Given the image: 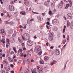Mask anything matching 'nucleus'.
<instances>
[{"instance_id":"f257e3e1","label":"nucleus","mask_w":73,"mask_h":73,"mask_svg":"<svg viewBox=\"0 0 73 73\" xmlns=\"http://www.w3.org/2000/svg\"><path fill=\"white\" fill-rule=\"evenodd\" d=\"M41 46H38L35 48V52L38 53V56H40L41 54H42V51L41 50Z\"/></svg>"},{"instance_id":"f03ea898","label":"nucleus","mask_w":73,"mask_h":73,"mask_svg":"<svg viewBox=\"0 0 73 73\" xmlns=\"http://www.w3.org/2000/svg\"><path fill=\"white\" fill-rule=\"evenodd\" d=\"M29 35L28 33H25V34H23V36H22V39L23 40H25V39L26 38H28V37H29V38L27 39V40H29L30 39L29 37L28 36Z\"/></svg>"},{"instance_id":"7ed1b4c3","label":"nucleus","mask_w":73,"mask_h":73,"mask_svg":"<svg viewBox=\"0 0 73 73\" xmlns=\"http://www.w3.org/2000/svg\"><path fill=\"white\" fill-rule=\"evenodd\" d=\"M67 18L68 19H72L73 16H72V14L70 13H69L67 15Z\"/></svg>"},{"instance_id":"20e7f679","label":"nucleus","mask_w":73,"mask_h":73,"mask_svg":"<svg viewBox=\"0 0 73 73\" xmlns=\"http://www.w3.org/2000/svg\"><path fill=\"white\" fill-rule=\"evenodd\" d=\"M27 44L29 46H32L33 43L32 41L30 40H28Z\"/></svg>"},{"instance_id":"39448f33","label":"nucleus","mask_w":73,"mask_h":73,"mask_svg":"<svg viewBox=\"0 0 73 73\" xmlns=\"http://www.w3.org/2000/svg\"><path fill=\"white\" fill-rule=\"evenodd\" d=\"M9 9L11 11H13L15 10V7H14L13 6L10 5L9 6Z\"/></svg>"},{"instance_id":"423d86ee","label":"nucleus","mask_w":73,"mask_h":73,"mask_svg":"<svg viewBox=\"0 0 73 73\" xmlns=\"http://www.w3.org/2000/svg\"><path fill=\"white\" fill-rule=\"evenodd\" d=\"M10 42L11 43H14L15 42V39L14 38L12 37H11L10 38Z\"/></svg>"},{"instance_id":"0eeeda50","label":"nucleus","mask_w":73,"mask_h":73,"mask_svg":"<svg viewBox=\"0 0 73 73\" xmlns=\"http://www.w3.org/2000/svg\"><path fill=\"white\" fill-rule=\"evenodd\" d=\"M56 54V55H59L60 53V50L58 49H57L55 51Z\"/></svg>"},{"instance_id":"6e6552de","label":"nucleus","mask_w":73,"mask_h":73,"mask_svg":"<svg viewBox=\"0 0 73 73\" xmlns=\"http://www.w3.org/2000/svg\"><path fill=\"white\" fill-rule=\"evenodd\" d=\"M1 32L3 35H6V32H5L4 29L1 30Z\"/></svg>"},{"instance_id":"1a4fd4ad","label":"nucleus","mask_w":73,"mask_h":73,"mask_svg":"<svg viewBox=\"0 0 73 73\" xmlns=\"http://www.w3.org/2000/svg\"><path fill=\"white\" fill-rule=\"evenodd\" d=\"M57 21H58V20L56 19L53 20L52 21V24H56L57 23Z\"/></svg>"},{"instance_id":"9d476101","label":"nucleus","mask_w":73,"mask_h":73,"mask_svg":"<svg viewBox=\"0 0 73 73\" xmlns=\"http://www.w3.org/2000/svg\"><path fill=\"white\" fill-rule=\"evenodd\" d=\"M56 63L57 61L55 60H54L51 62L50 65L51 66L55 64H56Z\"/></svg>"},{"instance_id":"9b49d317","label":"nucleus","mask_w":73,"mask_h":73,"mask_svg":"<svg viewBox=\"0 0 73 73\" xmlns=\"http://www.w3.org/2000/svg\"><path fill=\"white\" fill-rule=\"evenodd\" d=\"M63 5H64V3L62 2L60 3L59 4L58 8H61L62 7Z\"/></svg>"},{"instance_id":"f8f14e48","label":"nucleus","mask_w":73,"mask_h":73,"mask_svg":"<svg viewBox=\"0 0 73 73\" xmlns=\"http://www.w3.org/2000/svg\"><path fill=\"white\" fill-rule=\"evenodd\" d=\"M49 59V57L48 56H45L44 58V60L46 61H47Z\"/></svg>"},{"instance_id":"ddd939ff","label":"nucleus","mask_w":73,"mask_h":73,"mask_svg":"<svg viewBox=\"0 0 73 73\" xmlns=\"http://www.w3.org/2000/svg\"><path fill=\"white\" fill-rule=\"evenodd\" d=\"M24 3L26 5H29V1L27 0H25Z\"/></svg>"},{"instance_id":"4468645a","label":"nucleus","mask_w":73,"mask_h":73,"mask_svg":"<svg viewBox=\"0 0 73 73\" xmlns=\"http://www.w3.org/2000/svg\"><path fill=\"white\" fill-rule=\"evenodd\" d=\"M20 14H22V15L25 16L26 15V13L25 11H21L20 12Z\"/></svg>"},{"instance_id":"2eb2a0df","label":"nucleus","mask_w":73,"mask_h":73,"mask_svg":"<svg viewBox=\"0 0 73 73\" xmlns=\"http://www.w3.org/2000/svg\"><path fill=\"white\" fill-rule=\"evenodd\" d=\"M3 64H4V65H6L7 64H8V62L6 60H3Z\"/></svg>"},{"instance_id":"dca6fc26","label":"nucleus","mask_w":73,"mask_h":73,"mask_svg":"<svg viewBox=\"0 0 73 73\" xmlns=\"http://www.w3.org/2000/svg\"><path fill=\"white\" fill-rule=\"evenodd\" d=\"M13 32V30L12 29H10L9 31L8 32V33L9 34H11V33H12Z\"/></svg>"},{"instance_id":"f3484780","label":"nucleus","mask_w":73,"mask_h":73,"mask_svg":"<svg viewBox=\"0 0 73 73\" xmlns=\"http://www.w3.org/2000/svg\"><path fill=\"white\" fill-rule=\"evenodd\" d=\"M66 26L65 25L64 26V29L63 30V33H64L65 31V29H66Z\"/></svg>"},{"instance_id":"a211bd4d","label":"nucleus","mask_w":73,"mask_h":73,"mask_svg":"<svg viewBox=\"0 0 73 73\" xmlns=\"http://www.w3.org/2000/svg\"><path fill=\"white\" fill-rule=\"evenodd\" d=\"M40 64H44V61L42 60H40Z\"/></svg>"},{"instance_id":"6ab92c4d","label":"nucleus","mask_w":73,"mask_h":73,"mask_svg":"<svg viewBox=\"0 0 73 73\" xmlns=\"http://www.w3.org/2000/svg\"><path fill=\"white\" fill-rule=\"evenodd\" d=\"M53 36H49V39L50 41H52L53 40Z\"/></svg>"},{"instance_id":"aec40b11","label":"nucleus","mask_w":73,"mask_h":73,"mask_svg":"<svg viewBox=\"0 0 73 73\" xmlns=\"http://www.w3.org/2000/svg\"><path fill=\"white\" fill-rule=\"evenodd\" d=\"M50 37H54V35H53V33L51 32L50 35Z\"/></svg>"},{"instance_id":"412c9836","label":"nucleus","mask_w":73,"mask_h":73,"mask_svg":"<svg viewBox=\"0 0 73 73\" xmlns=\"http://www.w3.org/2000/svg\"><path fill=\"white\" fill-rule=\"evenodd\" d=\"M1 42H3V44H4L5 43V39H2L1 40Z\"/></svg>"},{"instance_id":"4be33fe9","label":"nucleus","mask_w":73,"mask_h":73,"mask_svg":"<svg viewBox=\"0 0 73 73\" xmlns=\"http://www.w3.org/2000/svg\"><path fill=\"white\" fill-rule=\"evenodd\" d=\"M13 49L15 52V53H17V50H16V47H15L13 48Z\"/></svg>"},{"instance_id":"5701e85b","label":"nucleus","mask_w":73,"mask_h":73,"mask_svg":"<svg viewBox=\"0 0 73 73\" xmlns=\"http://www.w3.org/2000/svg\"><path fill=\"white\" fill-rule=\"evenodd\" d=\"M53 30L54 31H58V28L57 27H56L53 29Z\"/></svg>"},{"instance_id":"b1692460","label":"nucleus","mask_w":73,"mask_h":73,"mask_svg":"<svg viewBox=\"0 0 73 73\" xmlns=\"http://www.w3.org/2000/svg\"><path fill=\"white\" fill-rule=\"evenodd\" d=\"M49 15H50V16L53 15V13H52V11H49Z\"/></svg>"},{"instance_id":"393cba45","label":"nucleus","mask_w":73,"mask_h":73,"mask_svg":"<svg viewBox=\"0 0 73 73\" xmlns=\"http://www.w3.org/2000/svg\"><path fill=\"white\" fill-rule=\"evenodd\" d=\"M5 70L7 71H8L10 70V69H9V67H5Z\"/></svg>"},{"instance_id":"a878e982","label":"nucleus","mask_w":73,"mask_h":73,"mask_svg":"<svg viewBox=\"0 0 73 73\" xmlns=\"http://www.w3.org/2000/svg\"><path fill=\"white\" fill-rule=\"evenodd\" d=\"M18 39L19 41L20 42V43H21L22 42V40H21V38H20V37H19L18 38Z\"/></svg>"},{"instance_id":"bb28decb","label":"nucleus","mask_w":73,"mask_h":73,"mask_svg":"<svg viewBox=\"0 0 73 73\" xmlns=\"http://www.w3.org/2000/svg\"><path fill=\"white\" fill-rule=\"evenodd\" d=\"M69 7V4H67L66 5V7H65L66 9H68V7Z\"/></svg>"},{"instance_id":"cd10ccee","label":"nucleus","mask_w":73,"mask_h":73,"mask_svg":"<svg viewBox=\"0 0 73 73\" xmlns=\"http://www.w3.org/2000/svg\"><path fill=\"white\" fill-rule=\"evenodd\" d=\"M23 52V49L21 48H20L19 49V50H18V52Z\"/></svg>"},{"instance_id":"c85d7f7f","label":"nucleus","mask_w":73,"mask_h":73,"mask_svg":"<svg viewBox=\"0 0 73 73\" xmlns=\"http://www.w3.org/2000/svg\"><path fill=\"white\" fill-rule=\"evenodd\" d=\"M66 39H64L62 42V44H65V42H66Z\"/></svg>"},{"instance_id":"c756f323","label":"nucleus","mask_w":73,"mask_h":73,"mask_svg":"<svg viewBox=\"0 0 73 73\" xmlns=\"http://www.w3.org/2000/svg\"><path fill=\"white\" fill-rule=\"evenodd\" d=\"M67 27H68L70 26V23H69V22H67Z\"/></svg>"},{"instance_id":"7c9ffc66","label":"nucleus","mask_w":73,"mask_h":73,"mask_svg":"<svg viewBox=\"0 0 73 73\" xmlns=\"http://www.w3.org/2000/svg\"><path fill=\"white\" fill-rule=\"evenodd\" d=\"M38 73H42L43 72V71L42 70H39L38 71Z\"/></svg>"},{"instance_id":"2f4dec72","label":"nucleus","mask_w":73,"mask_h":73,"mask_svg":"<svg viewBox=\"0 0 73 73\" xmlns=\"http://www.w3.org/2000/svg\"><path fill=\"white\" fill-rule=\"evenodd\" d=\"M38 20H41V17H40V16H38Z\"/></svg>"},{"instance_id":"473e14b6","label":"nucleus","mask_w":73,"mask_h":73,"mask_svg":"<svg viewBox=\"0 0 73 73\" xmlns=\"http://www.w3.org/2000/svg\"><path fill=\"white\" fill-rule=\"evenodd\" d=\"M51 56H54V52H52L51 53Z\"/></svg>"},{"instance_id":"72a5a7b5","label":"nucleus","mask_w":73,"mask_h":73,"mask_svg":"<svg viewBox=\"0 0 73 73\" xmlns=\"http://www.w3.org/2000/svg\"><path fill=\"white\" fill-rule=\"evenodd\" d=\"M5 24H9V23L8 22V21H6L5 22Z\"/></svg>"},{"instance_id":"f704fd0d","label":"nucleus","mask_w":73,"mask_h":73,"mask_svg":"<svg viewBox=\"0 0 73 73\" xmlns=\"http://www.w3.org/2000/svg\"><path fill=\"white\" fill-rule=\"evenodd\" d=\"M14 54V52L13 51H11L10 53V54H11V55L13 54Z\"/></svg>"},{"instance_id":"c9c22d12","label":"nucleus","mask_w":73,"mask_h":73,"mask_svg":"<svg viewBox=\"0 0 73 73\" xmlns=\"http://www.w3.org/2000/svg\"><path fill=\"white\" fill-rule=\"evenodd\" d=\"M28 72H29V70H27L25 72V73H28Z\"/></svg>"},{"instance_id":"e433bc0d","label":"nucleus","mask_w":73,"mask_h":73,"mask_svg":"<svg viewBox=\"0 0 73 73\" xmlns=\"http://www.w3.org/2000/svg\"><path fill=\"white\" fill-rule=\"evenodd\" d=\"M44 5L45 6H46V5H48V2L46 1L44 3Z\"/></svg>"},{"instance_id":"4c0bfd02","label":"nucleus","mask_w":73,"mask_h":73,"mask_svg":"<svg viewBox=\"0 0 73 73\" xmlns=\"http://www.w3.org/2000/svg\"><path fill=\"white\" fill-rule=\"evenodd\" d=\"M9 24H10L11 25H13V23L12 22H9Z\"/></svg>"},{"instance_id":"58836bf2","label":"nucleus","mask_w":73,"mask_h":73,"mask_svg":"<svg viewBox=\"0 0 73 73\" xmlns=\"http://www.w3.org/2000/svg\"><path fill=\"white\" fill-rule=\"evenodd\" d=\"M46 24L47 25H50V23H49V21L47 22Z\"/></svg>"},{"instance_id":"ea45409f","label":"nucleus","mask_w":73,"mask_h":73,"mask_svg":"<svg viewBox=\"0 0 73 73\" xmlns=\"http://www.w3.org/2000/svg\"><path fill=\"white\" fill-rule=\"evenodd\" d=\"M11 67H12V68H14V65H13V64H11L10 65Z\"/></svg>"},{"instance_id":"a19ab883","label":"nucleus","mask_w":73,"mask_h":73,"mask_svg":"<svg viewBox=\"0 0 73 73\" xmlns=\"http://www.w3.org/2000/svg\"><path fill=\"white\" fill-rule=\"evenodd\" d=\"M2 73H5V70H2Z\"/></svg>"},{"instance_id":"79ce46f5","label":"nucleus","mask_w":73,"mask_h":73,"mask_svg":"<svg viewBox=\"0 0 73 73\" xmlns=\"http://www.w3.org/2000/svg\"><path fill=\"white\" fill-rule=\"evenodd\" d=\"M40 66H37L36 67V68L38 69V70H39V68H40Z\"/></svg>"},{"instance_id":"37998d69","label":"nucleus","mask_w":73,"mask_h":73,"mask_svg":"<svg viewBox=\"0 0 73 73\" xmlns=\"http://www.w3.org/2000/svg\"><path fill=\"white\" fill-rule=\"evenodd\" d=\"M36 68H35L33 70V72H36Z\"/></svg>"},{"instance_id":"c03bdc74","label":"nucleus","mask_w":73,"mask_h":73,"mask_svg":"<svg viewBox=\"0 0 73 73\" xmlns=\"http://www.w3.org/2000/svg\"><path fill=\"white\" fill-rule=\"evenodd\" d=\"M69 36H68V37L67 38V41H69Z\"/></svg>"},{"instance_id":"a18cd8bd","label":"nucleus","mask_w":73,"mask_h":73,"mask_svg":"<svg viewBox=\"0 0 73 73\" xmlns=\"http://www.w3.org/2000/svg\"><path fill=\"white\" fill-rule=\"evenodd\" d=\"M21 45H22V46H24V45H25L24 43H21Z\"/></svg>"},{"instance_id":"49530a36","label":"nucleus","mask_w":73,"mask_h":73,"mask_svg":"<svg viewBox=\"0 0 73 73\" xmlns=\"http://www.w3.org/2000/svg\"><path fill=\"white\" fill-rule=\"evenodd\" d=\"M5 54H4L3 55H2V57H5Z\"/></svg>"},{"instance_id":"de8ad7c7","label":"nucleus","mask_w":73,"mask_h":73,"mask_svg":"<svg viewBox=\"0 0 73 73\" xmlns=\"http://www.w3.org/2000/svg\"><path fill=\"white\" fill-rule=\"evenodd\" d=\"M26 61L27 64H29L30 62L28 60H27Z\"/></svg>"},{"instance_id":"09e8293b","label":"nucleus","mask_w":73,"mask_h":73,"mask_svg":"<svg viewBox=\"0 0 73 73\" xmlns=\"http://www.w3.org/2000/svg\"><path fill=\"white\" fill-rule=\"evenodd\" d=\"M7 42H9V39H7Z\"/></svg>"},{"instance_id":"8fccbe9b","label":"nucleus","mask_w":73,"mask_h":73,"mask_svg":"<svg viewBox=\"0 0 73 73\" xmlns=\"http://www.w3.org/2000/svg\"><path fill=\"white\" fill-rule=\"evenodd\" d=\"M23 50H27V49L26 48L24 47L23 48Z\"/></svg>"},{"instance_id":"3c124183","label":"nucleus","mask_w":73,"mask_h":73,"mask_svg":"<svg viewBox=\"0 0 73 73\" xmlns=\"http://www.w3.org/2000/svg\"><path fill=\"white\" fill-rule=\"evenodd\" d=\"M1 68H4V65H3V64H1Z\"/></svg>"},{"instance_id":"603ef678","label":"nucleus","mask_w":73,"mask_h":73,"mask_svg":"<svg viewBox=\"0 0 73 73\" xmlns=\"http://www.w3.org/2000/svg\"><path fill=\"white\" fill-rule=\"evenodd\" d=\"M46 28H47L48 29H49V26L48 25H46Z\"/></svg>"},{"instance_id":"864d4df0","label":"nucleus","mask_w":73,"mask_h":73,"mask_svg":"<svg viewBox=\"0 0 73 73\" xmlns=\"http://www.w3.org/2000/svg\"><path fill=\"white\" fill-rule=\"evenodd\" d=\"M20 56L21 57H24V54H21L20 55Z\"/></svg>"},{"instance_id":"5fc2aeb1","label":"nucleus","mask_w":73,"mask_h":73,"mask_svg":"<svg viewBox=\"0 0 73 73\" xmlns=\"http://www.w3.org/2000/svg\"><path fill=\"white\" fill-rule=\"evenodd\" d=\"M10 62H13V60H12V59H11L10 60Z\"/></svg>"},{"instance_id":"6e6d98bb","label":"nucleus","mask_w":73,"mask_h":73,"mask_svg":"<svg viewBox=\"0 0 73 73\" xmlns=\"http://www.w3.org/2000/svg\"><path fill=\"white\" fill-rule=\"evenodd\" d=\"M16 34H13L12 36L13 37H15V36H16Z\"/></svg>"},{"instance_id":"4d7b16f0","label":"nucleus","mask_w":73,"mask_h":73,"mask_svg":"<svg viewBox=\"0 0 73 73\" xmlns=\"http://www.w3.org/2000/svg\"><path fill=\"white\" fill-rule=\"evenodd\" d=\"M43 70V69H42V67H40V70Z\"/></svg>"},{"instance_id":"13d9d810","label":"nucleus","mask_w":73,"mask_h":73,"mask_svg":"<svg viewBox=\"0 0 73 73\" xmlns=\"http://www.w3.org/2000/svg\"><path fill=\"white\" fill-rule=\"evenodd\" d=\"M30 51H31L32 52H33V49H31L30 50Z\"/></svg>"},{"instance_id":"bf43d9fd","label":"nucleus","mask_w":73,"mask_h":73,"mask_svg":"<svg viewBox=\"0 0 73 73\" xmlns=\"http://www.w3.org/2000/svg\"><path fill=\"white\" fill-rule=\"evenodd\" d=\"M71 25H72L71 29H73V25L71 24Z\"/></svg>"},{"instance_id":"052dcab7","label":"nucleus","mask_w":73,"mask_h":73,"mask_svg":"<svg viewBox=\"0 0 73 73\" xmlns=\"http://www.w3.org/2000/svg\"><path fill=\"white\" fill-rule=\"evenodd\" d=\"M69 3H70V4H72V1H69Z\"/></svg>"},{"instance_id":"680f3d73","label":"nucleus","mask_w":73,"mask_h":73,"mask_svg":"<svg viewBox=\"0 0 73 73\" xmlns=\"http://www.w3.org/2000/svg\"><path fill=\"white\" fill-rule=\"evenodd\" d=\"M30 52H29V53H27V54L28 55V56H30Z\"/></svg>"},{"instance_id":"e2e57ef3","label":"nucleus","mask_w":73,"mask_h":73,"mask_svg":"<svg viewBox=\"0 0 73 73\" xmlns=\"http://www.w3.org/2000/svg\"><path fill=\"white\" fill-rule=\"evenodd\" d=\"M50 48L51 49H53V47L52 46H51L50 47Z\"/></svg>"},{"instance_id":"0e129e2a","label":"nucleus","mask_w":73,"mask_h":73,"mask_svg":"<svg viewBox=\"0 0 73 73\" xmlns=\"http://www.w3.org/2000/svg\"><path fill=\"white\" fill-rule=\"evenodd\" d=\"M1 16H3L4 15V13H1Z\"/></svg>"},{"instance_id":"69168bd1","label":"nucleus","mask_w":73,"mask_h":73,"mask_svg":"<svg viewBox=\"0 0 73 73\" xmlns=\"http://www.w3.org/2000/svg\"><path fill=\"white\" fill-rule=\"evenodd\" d=\"M46 45H47V46H48V45H49V43H48V42H47V43H46Z\"/></svg>"},{"instance_id":"338daca9","label":"nucleus","mask_w":73,"mask_h":73,"mask_svg":"<svg viewBox=\"0 0 73 73\" xmlns=\"http://www.w3.org/2000/svg\"><path fill=\"white\" fill-rule=\"evenodd\" d=\"M21 60H19L18 62V63H21Z\"/></svg>"},{"instance_id":"774afa93","label":"nucleus","mask_w":73,"mask_h":73,"mask_svg":"<svg viewBox=\"0 0 73 73\" xmlns=\"http://www.w3.org/2000/svg\"><path fill=\"white\" fill-rule=\"evenodd\" d=\"M42 16H45V13H43L42 14Z\"/></svg>"}]
</instances>
